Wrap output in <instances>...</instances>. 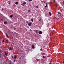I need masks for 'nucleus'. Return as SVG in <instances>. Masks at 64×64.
Segmentation results:
<instances>
[{
	"mask_svg": "<svg viewBox=\"0 0 64 64\" xmlns=\"http://www.w3.org/2000/svg\"><path fill=\"white\" fill-rule=\"evenodd\" d=\"M18 2H15V4H16V5H17V4H18Z\"/></svg>",
	"mask_w": 64,
	"mask_h": 64,
	"instance_id": "nucleus-12",
	"label": "nucleus"
},
{
	"mask_svg": "<svg viewBox=\"0 0 64 64\" xmlns=\"http://www.w3.org/2000/svg\"><path fill=\"white\" fill-rule=\"evenodd\" d=\"M31 21H32V22H33V19H32Z\"/></svg>",
	"mask_w": 64,
	"mask_h": 64,
	"instance_id": "nucleus-17",
	"label": "nucleus"
},
{
	"mask_svg": "<svg viewBox=\"0 0 64 64\" xmlns=\"http://www.w3.org/2000/svg\"><path fill=\"white\" fill-rule=\"evenodd\" d=\"M6 41H8V40H6Z\"/></svg>",
	"mask_w": 64,
	"mask_h": 64,
	"instance_id": "nucleus-33",
	"label": "nucleus"
},
{
	"mask_svg": "<svg viewBox=\"0 0 64 64\" xmlns=\"http://www.w3.org/2000/svg\"><path fill=\"white\" fill-rule=\"evenodd\" d=\"M4 54H5V55L6 56H7V53H6V51L4 52Z\"/></svg>",
	"mask_w": 64,
	"mask_h": 64,
	"instance_id": "nucleus-3",
	"label": "nucleus"
},
{
	"mask_svg": "<svg viewBox=\"0 0 64 64\" xmlns=\"http://www.w3.org/2000/svg\"><path fill=\"white\" fill-rule=\"evenodd\" d=\"M32 0H29V2H31V1H32Z\"/></svg>",
	"mask_w": 64,
	"mask_h": 64,
	"instance_id": "nucleus-18",
	"label": "nucleus"
},
{
	"mask_svg": "<svg viewBox=\"0 0 64 64\" xmlns=\"http://www.w3.org/2000/svg\"><path fill=\"white\" fill-rule=\"evenodd\" d=\"M0 48H2V46H0Z\"/></svg>",
	"mask_w": 64,
	"mask_h": 64,
	"instance_id": "nucleus-27",
	"label": "nucleus"
},
{
	"mask_svg": "<svg viewBox=\"0 0 64 64\" xmlns=\"http://www.w3.org/2000/svg\"><path fill=\"white\" fill-rule=\"evenodd\" d=\"M32 48H34V45H33L32 46Z\"/></svg>",
	"mask_w": 64,
	"mask_h": 64,
	"instance_id": "nucleus-10",
	"label": "nucleus"
},
{
	"mask_svg": "<svg viewBox=\"0 0 64 64\" xmlns=\"http://www.w3.org/2000/svg\"><path fill=\"white\" fill-rule=\"evenodd\" d=\"M42 50V48H41L40 49V51H41V50Z\"/></svg>",
	"mask_w": 64,
	"mask_h": 64,
	"instance_id": "nucleus-24",
	"label": "nucleus"
},
{
	"mask_svg": "<svg viewBox=\"0 0 64 64\" xmlns=\"http://www.w3.org/2000/svg\"><path fill=\"white\" fill-rule=\"evenodd\" d=\"M43 2H44V3H45V2L44 1H43Z\"/></svg>",
	"mask_w": 64,
	"mask_h": 64,
	"instance_id": "nucleus-29",
	"label": "nucleus"
},
{
	"mask_svg": "<svg viewBox=\"0 0 64 64\" xmlns=\"http://www.w3.org/2000/svg\"><path fill=\"white\" fill-rule=\"evenodd\" d=\"M28 26H31L32 25V23L28 21Z\"/></svg>",
	"mask_w": 64,
	"mask_h": 64,
	"instance_id": "nucleus-1",
	"label": "nucleus"
},
{
	"mask_svg": "<svg viewBox=\"0 0 64 64\" xmlns=\"http://www.w3.org/2000/svg\"><path fill=\"white\" fill-rule=\"evenodd\" d=\"M36 7L37 8H38V6H36Z\"/></svg>",
	"mask_w": 64,
	"mask_h": 64,
	"instance_id": "nucleus-20",
	"label": "nucleus"
},
{
	"mask_svg": "<svg viewBox=\"0 0 64 64\" xmlns=\"http://www.w3.org/2000/svg\"><path fill=\"white\" fill-rule=\"evenodd\" d=\"M63 63H64V61L63 62Z\"/></svg>",
	"mask_w": 64,
	"mask_h": 64,
	"instance_id": "nucleus-36",
	"label": "nucleus"
},
{
	"mask_svg": "<svg viewBox=\"0 0 64 64\" xmlns=\"http://www.w3.org/2000/svg\"><path fill=\"white\" fill-rule=\"evenodd\" d=\"M42 33V32L41 31H40L39 32V34H41Z\"/></svg>",
	"mask_w": 64,
	"mask_h": 64,
	"instance_id": "nucleus-5",
	"label": "nucleus"
},
{
	"mask_svg": "<svg viewBox=\"0 0 64 64\" xmlns=\"http://www.w3.org/2000/svg\"><path fill=\"white\" fill-rule=\"evenodd\" d=\"M16 28H14V30H16Z\"/></svg>",
	"mask_w": 64,
	"mask_h": 64,
	"instance_id": "nucleus-23",
	"label": "nucleus"
},
{
	"mask_svg": "<svg viewBox=\"0 0 64 64\" xmlns=\"http://www.w3.org/2000/svg\"><path fill=\"white\" fill-rule=\"evenodd\" d=\"M9 4H10V3H9Z\"/></svg>",
	"mask_w": 64,
	"mask_h": 64,
	"instance_id": "nucleus-40",
	"label": "nucleus"
},
{
	"mask_svg": "<svg viewBox=\"0 0 64 64\" xmlns=\"http://www.w3.org/2000/svg\"><path fill=\"white\" fill-rule=\"evenodd\" d=\"M16 58H17V56H16L14 55V59H16Z\"/></svg>",
	"mask_w": 64,
	"mask_h": 64,
	"instance_id": "nucleus-6",
	"label": "nucleus"
},
{
	"mask_svg": "<svg viewBox=\"0 0 64 64\" xmlns=\"http://www.w3.org/2000/svg\"><path fill=\"white\" fill-rule=\"evenodd\" d=\"M16 61V59L14 58V62H15Z\"/></svg>",
	"mask_w": 64,
	"mask_h": 64,
	"instance_id": "nucleus-13",
	"label": "nucleus"
},
{
	"mask_svg": "<svg viewBox=\"0 0 64 64\" xmlns=\"http://www.w3.org/2000/svg\"><path fill=\"white\" fill-rule=\"evenodd\" d=\"M10 50H11V48H10Z\"/></svg>",
	"mask_w": 64,
	"mask_h": 64,
	"instance_id": "nucleus-39",
	"label": "nucleus"
},
{
	"mask_svg": "<svg viewBox=\"0 0 64 64\" xmlns=\"http://www.w3.org/2000/svg\"><path fill=\"white\" fill-rule=\"evenodd\" d=\"M3 10H4V8H2V11H3Z\"/></svg>",
	"mask_w": 64,
	"mask_h": 64,
	"instance_id": "nucleus-19",
	"label": "nucleus"
},
{
	"mask_svg": "<svg viewBox=\"0 0 64 64\" xmlns=\"http://www.w3.org/2000/svg\"><path fill=\"white\" fill-rule=\"evenodd\" d=\"M12 58H14L13 56H12Z\"/></svg>",
	"mask_w": 64,
	"mask_h": 64,
	"instance_id": "nucleus-28",
	"label": "nucleus"
},
{
	"mask_svg": "<svg viewBox=\"0 0 64 64\" xmlns=\"http://www.w3.org/2000/svg\"><path fill=\"white\" fill-rule=\"evenodd\" d=\"M0 64H1V63H0Z\"/></svg>",
	"mask_w": 64,
	"mask_h": 64,
	"instance_id": "nucleus-38",
	"label": "nucleus"
},
{
	"mask_svg": "<svg viewBox=\"0 0 64 64\" xmlns=\"http://www.w3.org/2000/svg\"><path fill=\"white\" fill-rule=\"evenodd\" d=\"M12 17H13V15H11L10 16V18H12Z\"/></svg>",
	"mask_w": 64,
	"mask_h": 64,
	"instance_id": "nucleus-9",
	"label": "nucleus"
},
{
	"mask_svg": "<svg viewBox=\"0 0 64 64\" xmlns=\"http://www.w3.org/2000/svg\"><path fill=\"white\" fill-rule=\"evenodd\" d=\"M4 24H7V22H4Z\"/></svg>",
	"mask_w": 64,
	"mask_h": 64,
	"instance_id": "nucleus-14",
	"label": "nucleus"
},
{
	"mask_svg": "<svg viewBox=\"0 0 64 64\" xmlns=\"http://www.w3.org/2000/svg\"><path fill=\"white\" fill-rule=\"evenodd\" d=\"M28 51H29V50H27V51H28Z\"/></svg>",
	"mask_w": 64,
	"mask_h": 64,
	"instance_id": "nucleus-35",
	"label": "nucleus"
},
{
	"mask_svg": "<svg viewBox=\"0 0 64 64\" xmlns=\"http://www.w3.org/2000/svg\"><path fill=\"white\" fill-rule=\"evenodd\" d=\"M6 36L7 38H9V36H8V34H6Z\"/></svg>",
	"mask_w": 64,
	"mask_h": 64,
	"instance_id": "nucleus-11",
	"label": "nucleus"
},
{
	"mask_svg": "<svg viewBox=\"0 0 64 64\" xmlns=\"http://www.w3.org/2000/svg\"><path fill=\"white\" fill-rule=\"evenodd\" d=\"M12 44H13V45H14V44L13 43Z\"/></svg>",
	"mask_w": 64,
	"mask_h": 64,
	"instance_id": "nucleus-37",
	"label": "nucleus"
},
{
	"mask_svg": "<svg viewBox=\"0 0 64 64\" xmlns=\"http://www.w3.org/2000/svg\"><path fill=\"white\" fill-rule=\"evenodd\" d=\"M47 6H45V8H47Z\"/></svg>",
	"mask_w": 64,
	"mask_h": 64,
	"instance_id": "nucleus-22",
	"label": "nucleus"
},
{
	"mask_svg": "<svg viewBox=\"0 0 64 64\" xmlns=\"http://www.w3.org/2000/svg\"><path fill=\"white\" fill-rule=\"evenodd\" d=\"M39 21H41V20H40H40Z\"/></svg>",
	"mask_w": 64,
	"mask_h": 64,
	"instance_id": "nucleus-34",
	"label": "nucleus"
},
{
	"mask_svg": "<svg viewBox=\"0 0 64 64\" xmlns=\"http://www.w3.org/2000/svg\"><path fill=\"white\" fill-rule=\"evenodd\" d=\"M43 58H45V59L46 58V56H43Z\"/></svg>",
	"mask_w": 64,
	"mask_h": 64,
	"instance_id": "nucleus-7",
	"label": "nucleus"
},
{
	"mask_svg": "<svg viewBox=\"0 0 64 64\" xmlns=\"http://www.w3.org/2000/svg\"><path fill=\"white\" fill-rule=\"evenodd\" d=\"M49 14L50 16H51V15H52V14H51V13L50 12H49Z\"/></svg>",
	"mask_w": 64,
	"mask_h": 64,
	"instance_id": "nucleus-8",
	"label": "nucleus"
},
{
	"mask_svg": "<svg viewBox=\"0 0 64 64\" xmlns=\"http://www.w3.org/2000/svg\"><path fill=\"white\" fill-rule=\"evenodd\" d=\"M8 2L9 3H10V1H8Z\"/></svg>",
	"mask_w": 64,
	"mask_h": 64,
	"instance_id": "nucleus-32",
	"label": "nucleus"
},
{
	"mask_svg": "<svg viewBox=\"0 0 64 64\" xmlns=\"http://www.w3.org/2000/svg\"><path fill=\"white\" fill-rule=\"evenodd\" d=\"M1 55L0 54V57H1Z\"/></svg>",
	"mask_w": 64,
	"mask_h": 64,
	"instance_id": "nucleus-25",
	"label": "nucleus"
},
{
	"mask_svg": "<svg viewBox=\"0 0 64 64\" xmlns=\"http://www.w3.org/2000/svg\"><path fill=\"white\" fill-rule=\"evenodd\" d=\"M58 14H59L60 15H61L62 14L60 12H58Z\"/></svg>",
	"mask_w": 64,
	"mask_h": 64,
	"instance_id": "nucleus-4",
	"label": "nucleus"
},
{
	"mask_svg": "<svg viewBox=\"0 0 64 64\" xmlns=\"http://www.w3.org/2000/svg\"><path fill=\"white\" fill-rule=\"evenodd\" d=\"M35 32L36 33H37V31L36 30H35Z\"/></svg>",
	"mask_w": 64,
	"mask_h": 64,
	"instance_id": "nucleus-15",
	"label": "nucleus"
},
{
	"mask_svg": "<svg viewBox=\"0 0 64 64\" xmlns=\"http://www.w3.org/2000/svg\"><path fill=\"white\" fill-rule=\"evenodd\" d=\"M62 4H63V5H64V1H63V2H62Z\"/></svg>",
	"mask_w": 64,
	"mask_h": 64,
	"instance_id": "nucleus-21",
	"label": "nucleus"
},
{
	"mask_svg": "<svg viewBox=\"0 0 64 64\" xmlns=\"http://www.w3.org/2000/svg\"><path fill=\"white\" fill-rule=\"evenodd\" d=\"M2 42H4V40H2Z\"/></svg>",
	"mask_w": 64,
	"mask_h": 64,
	"instance_id": "nucleus-31",
	"label": "nucleus"
},
{
	"mask_svg": "<svg viewBox=\"0 0 64 64\" xmlns=\"http://www.w3.org/2000/svg\"><path fill=\"white\" fill-rule=\"evenodd\" d=\"M46 4V6H47V3Z\"/></svg>",
	"mask_w": 64,
	"mask_h": 64,
	"instance_id": "nucleus-30",
	"label": "nucleus"
},
{
	"mask_svg": "<svg viewBox=\"0 0 64 64\" xmlns=\"http://www.w3.org/2000/svg\"><path fill=\"white\" fill-rule=\"evenodd\" d=\"M28 12H30V10H28Z\"/></svg>",
	"mask_w": 64,
	"mask_h": 64,
	"instance_id": "nucleus-16",
	"label": "nucleus"
},
{
	"mask_svg": "<svg viewBox=\"0 0 64 64\" xmlns=\"http://www.w3.org/2000/svg\"><path fill=\"white\" fill-rule=\"evenodd\" d=\"M49 64H52V63H51V62H50V63H49Z\"/></svg>",
	"mask_w": 64,
	"mask_h": 64,
	"instance_id": "nucleus-26",
	"label": "nucleus"
},
{
	"mask_svg": "<svg viewBox=\"0 0 64 64\" xmlns=\"http://www.w3.org/2000/svg\"><path fill=\"white\" fill-rule=\"evenodd\" d=\"M26 2H23L22 4H21L22 5V6H24V5H25L26 4Z\"/></svg>",
	"mask_w": 64,
	"mask_h": 64,
	"instance_id": "nucleus-2",
	"label": "nucleus"
}]
</instances>
